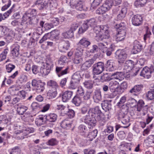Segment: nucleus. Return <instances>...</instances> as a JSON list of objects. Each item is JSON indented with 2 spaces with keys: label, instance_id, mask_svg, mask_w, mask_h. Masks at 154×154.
Here are the masks:
<instances>
[{
  "label": "nucleus",
  "instance_id": "1",
  "mask_svg": "<svg viewBox=\"0 0 154 154\" xmlns=\"http://www.w3.org/2000/svg\"><path fill=\"white\" fill-rule=\"evenodd\" d=\"M89 116L94 118L96 121H98L100 123L105 122L106 118L104 115L102 113L99 106H97L94 108L90 109L88 111Z\"/></svg>",
  "mask_w": 154,
  "mask_h": 154
},
{
  "label": "nucleus",
  "instance_id": "2",
  "mask_svg": "<svg viewBox=\"0 0 154 154\" xmlns=\"http://www.w3.org/2000/svg\"><path fill=\"white\" fill-rule=\"evenodd\" d=\"M67 59L66 57L64 56H62L60 57L58 60L59 65L61 66H57L56 68V71L57 73L61 71L58 74L59 77L66 74L69 72V67L67 66L64 67L63 66H62L64 65V64L66 63Z\"/></svg>",
  "mask_w": 154,
  "mask_h": 154
},
{
  "label": "nucleus",
  "instance_id": "3",
  "mask_svg": "<svg viewBox=\"0 0 154 154\" xmlns=\"http://www.w3.org/2000/svg\"><path fill=\"white\" fill-rule=\"evenodd\" d=\"M100 28L103 30V32H104L101 35H98L95 37V39L97 42L103 41L104 39L109 38L110 35L108 30V27L106 25H101L100 26Z\"/></svg>",
  "mask_w": 154,
  "mask_h": 154
},
{
  "label": "nucleus",
  "instance_id": "4",
  "mask_svg": "<svg viewBox=\"0 0 154 154\" xmlns=\"http://www.w3.org/2000/svg\"><path fill=\"white\" fill-rule=\"evenodd\" d=\"M93 78L96 75H98L102 72L104 70V64L102 62H98L93 65L92 66Z\"/></svg>",
  "mask_w": 154,
  "mask_h": 154
},
{
  "label": "nucleus",
  "instance_id": "5",
  "mask_svg": "<svg viewBox=\"0 0 154 154\" xmlns=\"http://www.w3.org/2000/svg\"><path fill=\"white\" fill-rule=\"evenodd\" d=\"M78 26L77 23L72 24L68 31L62 33L63 36L65 38H70L73 37L74 36V31L77 29Z\"/></svg>",
  "mask_w": 154,
  "mask_h": 154
},
{
  "label": "nucleus",
  "instance_id": "6",
  "mask_svg": "<svg viewBox=\"0 0 154 154\" xmlns=\"http://www.w3.org/2000/svg\"><path fill=\"white\" fill-rule=\"evenodd\" d=\"M144 104L143 100H140L137 103V110L140 112L141 115L143 116L147 114L148 111V106H143Z\"/></svg>",
  "mask_w": 154,
  "mask_h": 154
},
{
  "label": "nucleus",
  "instance_id": "7",
  "mask_svg": "<svg viewBox=\"0 0 154 154\" xmlns=\"http://www.w3.org/2000/svg\"><path fill=\"white\" fill-rule=\"evenodd\" d=\"M69 3L71 6L75 7L77 10L80 11L84 10L82 0H70Z\"/></svg>",
  "mask_w": 154,
  "mask_h": 154
},
{
  "label": "nucleus",
  "instance_id": "8",
  "mask_svg": "<svg viewBox=\"0 0 154 154\" xmlns=\"http://www.w3.org/2000/svg\"><path fill=\"white\" fill-rule=\"evenodd\" d=\"M153 70L151 68L146 66L143 69L140 75L145 78L148 79L150 77L151 74Z\"/></svg>",
  "mask_w": 154,
  "mask_h": 154
},
{
  "label": "nucleus",
  "instance_id": "9",
  "mask_svg": "<svg viewBox=\"0 0 154 154\" xmlns=\"http://www.w3.org/2000/svg\"><path fill=\"white\" fill-rule=\"evenodd\" d=\"M36 10L33 9L26 12L23 16L24 20L28 21L29 19H30L35 16L36 14Z\"/></svg>",
  "mask_w": 154,
  "mask_h": 154
},
{
  "label": "nucleus",
  "instance_id": "10",
  "mask_svg": "<svg viewBox=\"0 0 154 154\" xmlns=\"http://www.w3.org/2000/svg\"><path fill=\"white\" fill-rule=\"evenodd\" d=\"M142 17L139 15H134L132 19V24L135 26L140 25L142 22Z\"/></svg>",
  "mask_w": 154,
  "mask_h": 154
},
{
  "label": "nucleus",
  "instance_id": "11",
  "mask_svg": "<svg viewBox=\"0 0 154 154\" xmlns=\"http://www.w3.org/2000/svg\"><path fill=\"white\" fill-rule=\"evenodd\" d=\"M91 117L89 115L86 116L83 118L82 120L83 122L86 124L90 125L91 126L93 127L95 126L96 121L94 118H90Z\"/></svg>",
  "mask_w": 154,
  "mask_h": 154
},
{
  "label": "nucleus",
  "instance_id": "12",
  "mask_svg": "<svg viewBox=\"0 0 154 154\" xmlns=\"http://www.w3.org/2000/svg\"><path fill=\"white\" fill-rule=\"evenodd\" d=\"M134 66L133 61L131 60H128L126 61L123 69L126 72H128L131 70Z\"/></svg>",
  "mask_w": 154,
  "mask_h": 154
},
{
  "label": "nucleus",
  "instance_id": "13",
  "mask_svg": "<svg viewBox=\"0 0 154 154\" xmlns=\"http://www.w3.org/2000/svg\"><path fill=\"white\" fill-rule=\"evenodd\" d=\"M128 55L126 52L123 50H121L118 56L119 63H123L127 58Z\"/></svg>",
  "mask_w": 154,
  "mask_h": 154
},
{
  "label": "nucleus",
  "instance_id": "14",
  "mask_svg": "<svg viewBox=\"0 0 154 154\" xmlns=\"http://www.w3.org/2000/svg\"><path fill=\"white\" fill-rule=\"evenodd\" d=\"M95 60V58H93L86 61L82 65L81 69L82 70L88 69L94 63Z\"/></svg>",
  "mask_w": 154,
  "mask_h": 154
},
{
  "label": "nucleus",
  "instance_id": "15",
  "mask_svg": "<svg viewBox=\"0 0 154 154\" xmlns=\"http://www.w3.org/2000/svg\"><path fill=\"white\" fill-rule=\"evenodd\" d=\"M93 99L94 101L96 103H98L101 100L102 96L101 92L100 90H95L93 94Z\"/></svg>",
  "mask_w": 154,
  "mask_h": 154
},
{
  "label": "nucleus",
  "instance_id": "16",
  "mask_svg": "<svg viewBox=\"0 0 154 154\" xmlns=\"http://www.w3.org/2000/svg\"><path fill=\"white\" fill-rule=\"evenodd\" d=\"M142 46L139 44V42L137 40L134 42V46L133 49V52L134 54H136L140 51L142 49Z\"/></svg>",
  "mask_w": 154,
  "mask_h": 154
},
{
  "label": "nucleus",
  "instance_id": "17",
  "mask_svg": "<svg viewBox=\"0 0 154 154\" xmlns=\"http://www.w3.org/2000/svg\"><path fill=\"white\" fill-rule=\"evenodd\" d=\"M72 92L71 91H66L63 94L62 100L63 102H66L70 99L72 95Z\"/></svg>",
  "mask_w": 154,
  "mask_h": 154
},
{
  "label": "nucleus",
  "instance_id": "18",
  "mask_svg": "<svg viewBox=\"0 0 154 154\" xmlns=\"http://www.w3.org/2000/svg\"><path fill=\"white\" fill-rule=\"evenodd\" d=\"M39 83L40 82L34 79L32 81V85L33 87H37V90H39L40 91H42L44 89V88L42 85L39 84Z\"/></svg>",
  "mask_w": 154,
  "mask_h": 154
},
{
  "label": "nucleus",
  "instance_id": "19",
  "mask_svg": "<svg viewBox=\"0 0 154 154\" xmlns=\"http://www.w3.org/2000/svg\"><path fill=\"white\" fill-rule=\"evenodd\" d=\"M102 109L105 111H107L111 109V104L108 100H105L101 103Z\"/></svg>",
  "mask_w": 154,
  "mask_h": 154
},
{
  "label": "nucleus",
  "instance_id": "20",
  "mask_svg": "<svg viewBox=\"0 0 154 154\" xmlns=\"http://www.w3.org/2000/svg\"><path fill=\"white\" fill-rule=\"evenodd\" d=\"M126 32H118L116 36V41L119 42L123 40L126 36Z\"/></svg>",
  "mask_w": 154,
  "mask_h": 154
},
{
  "label": "nucleus",
  "instance_id": "21",
  "mask_svg": "<svg viewBox=\"0 0 154 154\" xmlns=\"http://www.w3.org/2000/svg\"><path fill=\"white\" fill-rule=\"evenodd\" d=\"M143 86L142 85H136L134 86L133 88L131 89L129 92L131 93L136 95L134 93H139L143 88Z\"/></svg>",
  "mask_w": 154,
  "mask_h": 154
},
{
  "label": "nucleus",
  "instance_id": "22",
  "mask_svg": "<svg viewBox=\"0 0 154 154\" xmlns=\"http://www.w3.org/2000/svg\"><path fill=\"white\" fill-rule=\"evenodd\" d=\"M19 45L17 44H15L14 45V48L11 51V54L14 57H17L19 54Z\"/></svg>",
  "mask_w": 154,
  "mask_h": 154
},
{
  "label": "nucleus",
  "instance_id": "23",
  "mask_svg": "<svg viewBox=\"0 0 154 154\" xmlns=\"http://www.w3.org/2000/svg\"><path fill=\"white\" fill-rule=\"evenodd\" d=\"M114 2L113 0H106L102 6L107 11L109 10L113 4Z\"/></svg>",
  "mask_w": 154,
  "mask_h": 154
},
{
  "label": "nucleus",
  "instance_id": "24",
  "mask_svg": "<svg viewBox=\"0 0 154 154\" xmlns=\"http://www.w3.org/2000/svg\"><path fill=\"white\" fill-rule=\"evenodd\" d=\"M90 44L91 42L88 40V39L84 37L80 40L78 45H79V46L80 45H82L85 47H87L90 45Z\"/></svg>",
  "mask_w": 154,
  "mask_h": 154
},
{
  "label": "nucleus",
  "instance_id": "25",
  "mask_svg": "<svg viewBox=\"0 0 154 154\" xmlns=\"http://www.w3.org/2000/svg\"><path fill=\"white\" fill-rule=\"evenodd\" d=\"M115 27L116 29L117 32H126V27L125 26V24L123 23H121L119 24H116Z\"/></svg>",
  "mask_w": 154,
  "mask_h": 154
},
{
  "label": "nucleus",
  "instance_id": "26",
  "mask_svg": "<svg viewBox=\"0 0 154 154\" xmlns=\"http://www.w3.org/2000/svg\"><path fill=\"white\" fill-rule=\"evenodd\" d=\"M127 12V8L126 7L122 8L117 16V19L120 20H122L125 17Z\"/></svg>",
  "mask_w": 154,
  "mask_h": 154
},
{
  "label": "nucleus",
  "instance_id": "27",
  "mask_svg": "<svg viewBox=\"0 0 154 154\" xmlns=\"http://www.w3.org/2000/svg\"><path fill=\"white\" fill-rule=\"evenodd\" d=\"M98 131L97 129H95L93 131L90 132L87 136L88 140H92L97 136Z\"/></svg>",
  "mask_w": 154,
  "mask_h": 154
},
{
  "label": "nucleus",
  "instance_id": "28",
  "mask_svg": "<svg viewBox=\"0 0 154 154\" xmlns=\"http://www.w3.org/2000/svg\"><path fill=\"white\" fill-rule=\"evenodd\" d=\"M51 68L46 66V67H42L40 68V72L43 76L46 75L49 73Z\"/></svg>",
  "mask_w": 154,
  "mask_h": 154
},
{
  "label": "nucleus",
  "instance_id": "29",
  "mask_svg": "<svg viewBox=\"0 0 154 154\" xmlns=\"http://www.w3.org/2000/svg\"><path fill=\"white\" fill-rule=\"evenodd\" d=\"M82 99L78 95L75 96L72 99V102L76 106H79L82 103Z\"/></svg>",
  "mask_w": 154,
  "mask_h": 154
},
{
  "label": "nucleus",
  "instance_id": "30",
  "mask_svg": "<svg viewBox=\"0 0 154 154\" xmlns=\"http://www.w3.org/2000/svg\"><path fill=\"white\" fill-rule=\"evenodd\" d=\"M121 120L123 124H126L127 125L126 126H123L124 128H127L130 126V124L129 123L130 121L129 117L127 115L125 116Z\"/></svg>",
  "mask_w": 154,
  "mask_h": 154
},
{
  "label": "nucleus",
  "instance_id": "31",
  "mask_svg": "<svg viewBox=\"0 0 154 154\" xmlns=\"http://www.w3.org/2000/svg\"><path fill=\"white\" fill-rule=\"evenodd\" d=\"M81 76L80 74L76 72L72 75L71 80L72 82H76L79 83L81 79Z\"/></svg>",
  "mask_w": 154,
  "mask_h": 154
},
{
  "label": "nucleus",
  "instance_id": "32",
  "mask_svg": "<svg viewBox=\"0 0 154 154\" xmlns=\"http://www.w3.org/2000/svg\"><path fill=\"white\" fill-rule=\"evenodd\" d=\"M119 87V84L118 82L114 80L110 81L109 83V87L112 90H115Z\"/></svg>",
  "mask_w": 154,
  "mask_h": 154
},
{
  "label": "nucleus",
  "instance_id": "33",
  "mask_svg": "<svg viewBox=\"0 0 154 154\" xmlns=\"http://www.w3.org/2000/svg\"><path fill=\"white\" fill-rule=\"evenodd\" d=\"M47 85L53 88L54 90H57L58 88V86L57 83L54 80H50L47 82Z\"/></svg>",
  "mask_w": 154,
  "mask_h": 154
},
{
  "label": "nucleus",
  "instance_id": "34",
  "mask_svg": "<svg viewBox=\"0 0 154 154\" xmlns=\"http://www.w3.org/2000/svg\"><path fill=\"white\" fill-rule=\"evenodd\" d=\"M57 116L54 113H50L48 116H46L47 120L50 122H54L57 119Z\"/></svg>",
  "mask_w": 154,
  "mask_h": 154
},
{
  "label": "nucleus",
  "instance_id": "35",
  "mask_svg": "<svg viewBox=\"0 0 154 154\" xmlns=\"http://www.w3.org/2000/svg\"><path fill=\"white\" fill-rule=\"evenodd\" d=\"M27 109V107L24 106H21L17 108V111L18 114L22 115Z\"/></svg>",
  "mask_w": 154,
  "mask_h": 154
},
{
  "label": "nucleus",
  "instance_id": "36",
  "mask_svg": "<svg viewBox=\"0 0 154 154\" xmlns=\"http://www.w3.org/2000/svg\"><path fill=\"white\" fill-rule=\"evenodd\" d=\"M44 119L43 116H40L38 118L36 119L35 120V124L38 126L42 125L44 122Z\"/></svg>",
  "mask_w": 154,
  "mask_h": 154
},
{
  "label": "nucleus",
  "instance_id": "37",
  "mask_svg": "<svg viewBox=\"0 0 154 154\" xmlns=\"http://www.w3.org/2000/svg\"><path fill=\"white\" fill-rule=\"evenodd\" d=\"M39 20L38 18L34 16L30 19H29L28 20V23L32 25L33 26H35L38 22Z\"/></svg>",
  "mask_w": 154,
  "mask_h": 154
},
{
  "label": "nucleus",
  "instance_id": "38",
  "mask_svg": "<svg viewBox=\"0 0 154 154\" xmlns=\"http://www.w3.org/2000/svg\"><path fill=\"white\" fill-rule=\"evenodd\" d=\"M122 75V73L120 72H114L111 74V79H118L119 81L122 80V78L121 77Z\"/></svg>",
  "mask_w": 154,
  "mask_h": 154
},
{
  "label": "nucleus",
  "instance_id": "39",
  "mask_svg": "<svg viewBox=\"0 0 154 154\" xmlns=\"http://www.w3.org/2000/svg\"><path fill=\"white\" fill-rule=\"evenodd\" d=\"M87 24L91 27L96 26L97 24V21L94 18H91L86 20Z\"/></svg>",
  "mask_w": 154,
  "mask_h": 154
},
{
  "label": "nucleus",
  "instance_id": "40",
  "mask_svg": "<svg viewBox=\"0 0 154 154\" xmlns=\"http://www.w3.org/2000/svg\"><path fill=\"white\" fill-rule=\"evenodd\" d=\"M2 2L3 3L5 4L2 8V11H4L10 6L11 1V0H2Z\"/></svg>",
  "mask_w": 154,
  "mask_h": 154
},
{
  "label": "nucleus",
  "instance_id": "41",
  "mask_svg": "<svg viewBox=\"0 0 154 154\" xmlns=\"http://www.w3.org/2000/svg\"><path fill=\"white\" fill-rule=\"evenodd\" d=\"M88 25L87 23L83 24L81 27L79 28L78 32L79 34H82L86 31L88 28Z\"/></svg>",
  "mask_w": 154,
  "mask_h": 154
},
{
  "label": "nucleus",
  "instance_id": "42",
  "mask_svg": "<svg viewBox=\"0 0 154 154\" xmlns=\"http://www.w3.org/2000/svg\"><path fill=\"white\" fill-rule=\"evenodd\" d=\"M146 143H148L149 144L153 145L154 144V135H150L146 138L145 140Z\"/></svg>",
  "mask_w": 154,
  "mask_h": 154
},
{
  "label": "nucleus",
  "instance_id": "43",
  "mask_svg": "<svg viewBox=\"0 0 154 154\" xmlns=\"http://www.w3.org/2000/svg\"><path fill=\"white\" fill-rule=\"evenodd\" d=\"M83 51V49L78 45L75 53V56L82 57Z\"/></svg>",
  "mask_w": 154,
  "mask_h": 154
},
{
  "label": "nucleus",
  "instance_id": "44",
  "mask_svg": "<svg viewBox=\"0 0 154 154\" xmlns=\"http://www.w3.org/2000/svg\"><path fill=\"white\" fill-rule=\"evenodd\" d=\"M154 118V115L151 112L148 113L146 118V122L147 124H148Z\"/></svg>",
  "mask_w": 154,
  "mask_h": 154
},
{
  "label": "nucleus",
  "instance_id": "45",
  "mask_svg": "<svg viewBox=\"0 0 154 154\" xmlns=\"http://www.w3.org/2000/svg\"><path fill=\"white\" fill-rule=\"evenodd\" d=\"M83 84L84 86L88 89H90L93 87V82L91 80L85 81Z\"/></svg>",
  "mask_w": 154,
  "mask_h": 154
},
{
  "label": "nucleus",
  "instance_id": "46",
  "mask_svg": "<svg viewBox=\"0 0 154 154\" xmlns=\"http://www.w3.org/2000/svg\"><path fill=\"white\" fill-rule=\"evenodd\" d=\"M7 30L5 27L0 26V37H2L7 34Z\"/></svg>",
  "mask_w": 154,
  "mask_h": 154
},
{
  "label": "nucleus",
  "instance_id": "47",
  "mask_svg": "<svg viewBox=\"0 0 154 154\" xmlns=\"http://www.w3.org/2000/svg\"><path fill=\"white\" fill-rule=\"evenodd\" d=\"M57 90H54V91H50L48 93V96L50 98H53L56 97L57 95Z\"/></svg>",
  "mask_w": 154,
  "mask_h": 154
},
{
  "label": "nucleus",
  "instance_id": "48",
  "mask_svg": "<svg viewBox=\"0 0 154 154\" xmlns=\"http://www.w3.org/2000/svg\"><path fill=\"white\" fill-rule=\"evenodd\" d=\"M20 150L18 147H15L12 148L10 152V154H20Z\"/></svg>",
  "mask_w": 154,
  "mask_h": 154
},
{
  "label": "nucleus",
  "instance_id": "49",
  "mask_svg": "<svg viewBox=\"0 0 154 154\" xmlns=\"http://www.w3.org/2000/svg\"><path fill=\"white\" fill-rule=\"evenodd\" d=\"M34 131V129L32 127L28 128L26 129H23L24 135L27 136L30 133H33Z\"/></svg>",
  "mask_w": 154,
  "mask_h": 154
},
{
  "label": "nucleus",
  "instance_id": "50",
  "mask_svg": "<svg viewBox=\"0 0 154 154\" xmlns=\"http://www.w3.org/2000/svg\"><path fill=\"white\" fill-rule=\"evenodd\" d=\"M107 11L102 6L98 8L96 11V14L98 15L103 14Z\"/></svg>",
  "mask_w": 154,
  "mask_h": 154
},
{
  "label": "nucleus",
  "instance_id": "51",
  "mask_svg": "<svg viewBox=\"0 0 154 154\" xmlns=\"http://www.w3.org/2000/svg\"><path fill=\"white\" fill-rule=\"evenodd\" d=\"M78 128L79 131L82 133H86L88 131L87 127L83 125H80L79 126Z\"/></svg>",
  "mask_w": 154,
  "mask_h": 154
},
{
  "label": "nucleus",
  "instance_id": "52",
  "mask_svg": "<svg viewBox=\"0 0 154 154\" xmlns=\"http://www.w3.org/2000/svg\"><path fill=\"white\" fill-rule=\"evenodd\" d=\"M83 61V58L82 57L75 56L73 62L76 64L82 63Z\"/></svg>",
  "mask_w": 154,
  "mask_h": 154
},
{
  "label": "nucleus",
  "instance_id": "53",
  "mask_svg": "<svg viewBox=\"0 0 154 154\" xmlns=\"http://www.w3.org/2000/svg\"><path fill=\"white\" fill-rule=\"evenodd\" d=\"M120 110L122 112L125 113V114L127 115L129 110V107L127 105H123L122 106V107Z\"/></svg>",
  "mask_w": 154,
  "mask_h": 154
},
{
  "label": "nucleus",
  "instance_id": "54",
  "mask_svg": "<svg viewBox=\"0 0 154 154\" xmlns=\"http://www.w3.org/2000/svg\"><path fill=\"white\" fill-rule=\"evenodd\" d=\"M19 132H18L17 133H16V134H17V138L19 140L23 139L24 138V136H26L24 135L23 129V130L21 132L20 131H19Z\"/></svg>",
  "mask_w": 154,
  "mask_h": 154
},
{
  "label": "nucleus",
  "instance_id": "55",
  "mask_svg": "<svg viewBox=\"0 0 154 154\" xmlns=\"http://www.w3.org/2000/svg\"><path fill=\"white\" fill-rule=\"evenodd\" d=\"M28 23V21L27 20H24L23 17V20L21 22H19V29H22L23 27L26 26V25Z\"/></svg>",
  "mask_w": 154,
  "mask_h": 154
},
{
  "label": "nucleus",
  "instance_id": "56",
  "mask_svg": "<svg viewBox=\"0 0 154 154\" xmlns=\"http://www.w3.org/2000/svg\"><path fill=\"white\" fill-rule=\"evenodd\" d=\"M146 96L148 100H152L154 98V93L151 90L148 92Z\"/></svg>",
  "mask_w": 154,
  "mask_h": 154
},
{
  "label": "nucleus",
  "instance_id": "57",
  "mask_svg": "<svg viewBox=\"0 0 154 154\" xmlns=\"http://www.w3.org/2000/svg\"><path fill=\"white\" fill-rule=\"evenodd\" d=\"M8 53L7 50H5L4 51L0 54V62L2 61L6 58L7 54Z\"/></svg>",
  "mask_w": 154,
  "mask_h": 154
},
{
  "label": "nucleus",
  "instance_id": "58",
  "mask_svg": "<svg viewBox=\"0 0 154 154\" xmlns=\"http://www.w3.org/2000/svg\"><path fill=\"white\" fill-rule=\"evenodd\" d=\"M126 115L125 114V113L122 112L121 110H119L117 112L116 116L118 119L119 120H121Z\"/></svg>",
  "mask_w": 154,
  "mask_h": 154
},
{
  "label": "nucleus",
  "instance_id": "59",
  "mask_svg": "<svg viewBox=\"0 0 154 154\" xmlns=\"http://www.w3.org/2000/svg\"><path fill=\"white\" fill-rule=\"evenodd\" d=\"M114 50V48L111 46L109 48H108L106 50H105L104 53H106V55L108 56H110L112 54V51Z\"/></svg>",
  "mask_w": 154,
  "mask_h": 154
},
{
  "label": "nucleus",
  "instance_id": "60",
  "mask_svg": "<svg viewBox=\"0 0 154 154\" xmlns=\"http://www.w3.org/2000/svg\"><path fill=\"white\" fill-rule=\"evenodd\" d=\"M31 151L34 154H40V148L38 146H35L31 149Z\"/></svg>",
  "mask_w": 154,
  "mask_h": 154
},
{
  "label": "nucleus",
  "instance_id": "61",
  "mask_svg": "<svg viewBox=\"0 0 154 154\" xmlns=\"http://www.w3.org/2000/svg\"><path fill=\"white\" fill-rule=\"evenodd\" d=\"M51 36L53 38H55L59 35V32L57 30H54L50 32Z\"/></svg>",
  "mask_w": 154,
  "mask_h": 154
},
{
  "label": "nucleus",
  "instance_id": "62",
  "mask_svg": "<svg viewBox=\"0 0 154 154\" xmlns=\"http://www.w3.org/2000/svg\"><path fill=\"white\" fill-rule=\"evenodd\" d=\"M6 70L8 72H11L15 68L14 65L9 64L6 66Z\"/></svg>",
  "mask_w": 154,
  "mask_h": 154
},
{
  "label": "nucleus",
  "instance_id": "63",
  "mask_svg": "<svg viewBox=\"0 0 154 154\" xmlns=\"http://www.w3.org/2000/svg\"><path fill=\"white\" fill-rule=\"evenodd\" d=\"M27 76L25 75H22L19 79V81L21 83H25L27 80Z\"/></svg>",
  "mask_w": 154,
  "mask_h": 154
},
{
  "label": "nucleus",
  "instance_id": "64",
  "mask_svg": "<svg viewBox=\"0 0 154 154\" xmlns=\"http://www.w3.org/2000/svg\"><path fill=\"white\" fill-rule=\"evenodd\" d=\"M31 106L33 110H35L37 109H39L40 108L37 102H33Z\"/></svg>",
  "mask_w": 154,
  "mask_h": 154
}]
</instances>
